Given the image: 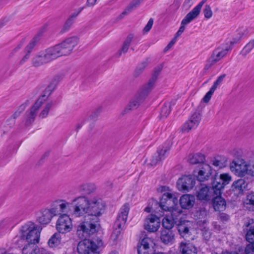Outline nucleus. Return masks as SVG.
<instances>
[{"label":"nucleus","mask_w":254,"mask_h":254,"mask_svg":"<svg viewBox=\"0 0 254 254\" xmlns=\"http://www.w3.org/2000/svg\"><path fill=\"white\" fill-rule=\"evenodd\" d=\"M40 236L39 229L34 223L28 222L21 226L18 235L14 238V242L18 245H21L25 241L38 243Z\"/></svg>","instance_id":"nucleus-3"},{"label":"nucleus","mask_w":254,"mask_h":254,"mask_svg":"<svg viewBox=\"0 0 254 254\" xmlns=\"http://www.w3.org/2000/svg\"><path fill=\"white\" fill-rule=\"evenodd\" d=\"M225 76L226 74H225L219 76L214 82L213 85L209 91L213 94L217 88L221 85Z\"/></svg>","instance_id":"nucleus-40"},{"label":"nucleus","mask_w":254,"mask_h":254,"mask_svg":"<svg viewBox=\"0 0 254 254\" xmlns=\"http://www.w3.org/2000/svg\"><path fill=\"white\" fill-rule=\"evenodd\" d=\"M250 222L247 225V232L246 235V239L250 244H248L245 250L246 254H254V223Z\"/></svg>","instance_id":"nucleus-15"},{"label":"nucleus","mask_w":254,"mask_h":254,"mask_svg":"<svg viewBox=\"0 0 254 254\" xmlns=\"http://www.w3.org/2000/svg\"><path fill=\"white\" fill-rule=\"evenodd\" d=\"M137 252L138 254H149V249H143L142 248V247H138Z\"/></svg>","instance_id":"nucleus-52"},{"label":"nucleus","mask_w":254,"mask_h":254,"mask_svg":"<svg viewBox=\"0 0 254 254\" xmlns=\"http://www.w3.org/2000/svg\"><path fill=\"white\" fill-rule=\"evenodd\" d=\"M26 106V105L25 104H22L20 106L18 110L16 111L12 115L13 119H16L19 117L21 113L25 110Z\"/></svg>","instance_id":"nucleus-46"},{"label":"nucleus","mask_w":254,"mask_h":254,"mask_svg":"<svg viewBox=\"0 0 254 254\" xmlns=\"http://www.w3.org/2000/svg\"><path fill=\"white\" fill-rule=\"evenodd\" d=\"M96 1L97 0H87L86 5L88 7L94 6Z\"/></svg>","instance_id":"nucleus-53"},{"label":"nucleus","mask_w":254,"mask_h":254,"mask_svg":"<svg viewBox=\"0 0 254 254\" xmlns=\"http://www.w3.org/2000/svg\"><path fill=\"white\" fill-rule=\"evenodd\" d=\"M85 122L84 121H82L78 123L75 127V129L77 131H78L81 127L83 126Z\"/></svg>","instance_id":"nucleus-55"},{"label":"nucleus","mask_w":254,"mask_h":254,"mask_svg":"<svg viewBox=\"0 0 254 254\" xmlns=\"http://www.w3.org/2000/svg\"><path fill=\"white\" fill-rule=\"evenodd\" d=\"M211 174V167L207 164H201L197 172L194 171V175L196 176L197 180L200 182L208 180Z\"/></svg>","instance_id":"nucleus-18"},{"label":"nucleus","mask_w":254,"mask_h":254,"mask_svg":"<svg viewBox=\"0 0 254 254\" xmlns=\"http://www.w3.org/2000/svg\"><path fill=\"white\" fill-rule=\"evenodd\" d=\"M217 62L213 59L211 57H210L206 62V64L204 67V69L205 70H208L210 68H211L215 63Z\"/></svg>","instance_id":"nucleus-44"},{"label":"nucleus","mask_w":254,"mask_h":254,"mask_svg":"<svg viewBox=\"0 0 254 254\" xmlns=\"http://www.w3.org/2000/svg\"><path fill=\"white\" fill-rule=\"evenodd\" d=\"M248 175L254 177V163L252 165L248 164Z\"/></svg>","instance_id":"nucleus-51"},{"label":"nucleus","mask_w":254,"mask_h":254,"mask_svg":"<svg viewBox=\"0 0 254 254\" xmlns=\"http://www.w3.org/2000/svg\"><path fill=\"white\" fill-rule=\"evenodd\" d=\"M215 196L212 198L213 207L215 211H221L225 209L226 203L221 194L214 193Z\"/></svg>","instance_id":"nucleus-23"},{"label":"nucleus","mask_w":254,"mask_h":254,"mask_svg":"<svg viewBox=\"0 0 254 254\" xmlns=\"http://www.w3.org/2000/svg\"><path fill=\"white\" fill-rule=\"evenodd\" d=\"M245 205L249 210L254 211V193H251L247 195Z\"/></svg>","instance_id":"nucleus-36"},{"label":"nucleus","mask_w":254,"mask_h":254,"mask_svg":"<svg viewBox=\"0 0 254 254\" xmlns=\"http://www.w3.org/2000/svg\"><path fill=\"white\" fill-rule=\"evenodd\" d=\"M37 41H38V40L37 39V37H35L31 40V41L26 46V47L25 48V49L26 53L25 55V56L23 57V58L19 62L20 64H23L29 59L30 55L31 52V51L33 49V48H34V47L35 46Z\"/></svg>","instance_id":"nucleus-29"},{"label":"nucleus","mask_w":254,"mask_h":254,"mask_svg":"<svg viewBox=\"0 0 254 254\" xmlns=\"http://www.w3.org/2000/svg\"><path fill=\"white\" fill-rule=\"evenodd\" d=\"M183 33L182 32H181L180 31L178 30L177 33H176L175 34V37L177 38L179 36H180Z\"/></svg>","instance_id":"nucleus-60"},{"label":"nucleus","mask_w":254,"mask_h":254,"mask_svg":"<svg viewBox=\"0 0 254 254\" xmlns=\"http://www.w3.org/2000/svg\"><path fill=\"white\" fill-rule=\"evenodd\" d=\"M72 221L66 214L61 215L56 222V229L61 234H65L71 230Z\"/></svg>","instance_id":"nucleus-10"},{"label":"nucleus","mask_w":254,"mask_h":254,"mask_svg":"<svg viewBox=\"0 0 254 254\" xmlns=\"http://www.w3.org/2000/svg\"><path fill=\"white\" fill-rule=\"evenodd\" d=\"M160 239L165 244H172L174 241V234L172 230L163 229L161 233Z\"/></svg>","instance_id":"nucleus-26"},{"label":"nucleus","mask_w":254,"mask_h":254,"mask_svg":"<svg viewBox=\"0 0 254 254\" xmlns=\"http://www.w3.org/2000/svg\"><path fill=\"white\" fill-rule=\"evenodd\" d=\"M22 250V254H47L43 249H40L34 242H28Z\"/></svg>","instance_id":"nucleus-20"},{"label":"nucleus","mask_w":254,"mask_h":254,"mask_svg":"<svg viewBox=\"0 0 254 254\" xmlns=\"http://www.w3.org/2000/svg\"><path fill=\"white\" fill-rule=\"evenodd\" d=\"M231 180V177L229 174L224 173L220 175L217 174L215 175L211 182L212 190L215 194H222V189L224 186L229 184Z\"/></svg>","instance_id":"nucleus-8"},{"label":"nucleus","mask_w":254,"mask_h":254,"mask_svg":"<svg viewBox=\"0 0 254 254\" xmlns=\"http://www.w3.org/2000/svg\"><path fill=\"white\" fill-rule=\"evenodd\" d=\"M218 219L222 222H226L229 221L230 217L228 214L225 213H221L219 215Z\"/></svg>","instance_id":"nucleus-48"},{"label":"nucleus","mask_w":254,"mask_h":254,"mask_svg":"<svg viewBox=\"0 0 254 254\" xmlns=\"http://www.w3.org/2000/svg\"><path fill=\"white\" fill-rule=\"evenodd\" d=\"M53 105L52 102H47L45 106H44V109L41 111L39 115V117L41 119H44L46 118L49 114V112L51 108H52Z\"/></svg>","instance_id":"nucleus-37"},{"label":"nucleus","mask_w":254,"mask_h":254,"mask_svg":"<svg viewBox=\"0 0 254 254\" xmlns=\"http://www.w3.org/2000/svg\"><path fill=\"white\" fill-rule=\"evenodd\" d=\"M70 206V203L64 199H58L51 205L50 208L55 216L62 215L63 212H67L66 210Z\"/></svg>","instance_id":"nucleus-16"},{"label":"nucleus","mask_w":254,"mask_h":254,"mask_svg":"<svg viewBox=\"0 0 254 254\" xmlns=\"http://www.w3.org/2000/svg\"><path fill=\"white\" fill-rule=\"evenodd\" d=\"M98 115V113L97 112H94L93 113H92L91 116H90V117L92 119H93L96 117H97Z\"/></svg>","instance_id":"nucleus-58"},{"label":"nucleus","mask_w":254,"mask_h":254,"mask_svg":"<svg viewBox=\"0 0 254 254\" xmlns=\"http://www.w3.org/2000/svg\"><path fill=\"white\" fill-rule=\"evenodd\" d=\"M195 183L194 177L190 175H184L178 180L177 186L179 190L189 191L193 188Z\"/></svg>","instance_id":"nucleus-14"},{"label":"nucleus","mask_w":254,"mask_h":254,"mask_svg":"<svg viewBox=\"0 0 254 254\" xmlns=\"http://www.w3.org/2000/svg\"><path fill=\"white\" fill-rule=\"evenodd\" d=\"M180 251L182 254H197V250L191 243L182 242L180 244Z\"/></svg>","instance_id":"nucleus-28"},{"label":"nucleus","mask_w":254,"mask_h":254,"mask_svg":"<svg viewBox=\"0 0 254 254\" xmlns=\"http://www.w3.org/2000/svg\"><path fill=\"white\" fill-rule=\"evenodd\" d=\"M242 32V33H239L238 34L240 35L239 37V38L238 39L237 41H239V40H240V39L242 37L243 35H244V33L242 32V31H240Z\"/></svg>","instance_id":"nucleus-62"},{"label":"nucleus","mask_w":254,"mask_h":254,"mask_svg":"<svg viewBox=\"0 0 254 254\" xmlns=\"http://www.w3.org/2000/svg\"><path fill=\"white\" fill-rule=\"evenodd\" d=\"M59 81V77L55 76L51 80L49 85L45 90L44 93L37 100L35 104L31 107L29 112L27 113L26 125L29 126L34 122L37 116V111L43 103L47 100L48 96L55 89Z\"/></svg>","instance_id":"nucleus-4"},{"label":"nucleus","mask_w":254,"mask_h":254,"mask_svg":"<svg viewBox=\"0 0 254 254\" xmlns=\"http://www.w3.org/2000/svg\"><path fill=\"white\" fill-rule=\"evenodd\" d=\"M169 150V144L165 146H163L161 149L158 150L157 155L153 157L151 161L150 164L152 166H155L158 163L164 160L166 158V154L168 153Z\"/></svg>","instance_id":"nucleus-24"},{"label":"nucleus","mask_w":254,"mask_h":254,"mask_svg":"<svg viewBox=\"0 0 254 254\" xmlns=\"http://www.w3.org/2000/svg\"><path fill=\"white\" fill-rule=\"evenodd\" d=\"M72 214L75 217L85 215V220L77 227L76 234L78 237L85 238L97 233L100 227L99 217L105 208V204L100 198L89 199L85 196L75 198L73 201Z\"/></svg>","instance_id":"nucleus-1"},{"label":"nucleus","mask_w":254,"mask_h":254,"mask_svg":"<svg viewBox=\"0 0 254 254\" xmlns=\"http://www.w3.org/2000/svg\"><path fill=\"white\" fill-rule=\"evenodd\" d=\"M153 243V240L148 238L145 237L143 238L141 242L140 246L139 247H142L143 249H149V245L151 243Z\"/></svg>","instance_id":"nucleus-42"},{"label":"nucleus","mask_w":254,"mask_h":254,"mask_svg":"<svg viewBox=\"0 0 254 254\" xmlns=\"http://www.w3.org/2000/svg\"><path fill=\"white\" fill-rule=\"evenodd\" d=\"M206 0H202L196 6H195L190 12H189L181 22V25L179 29L182 33L185 29V26L190 23L194 19L196 18L200 13L202 6Z\"/></svg>","instance_id":"nucleus-11"},{"label":"nucleus","mask_w":254,"mask_h":254,"mask_svg":"<svg viewBox=\"0 0 254 254\" xmlns=\"http://www.w3.org/2000/svg\"><path fill=\"white\" fill-rule=\"evenodd\" d=\"M55 216L50 209H45L41 211V215L38 217V221L42 224L49 223Z\"/></svg>","instance_id":"nucleus-27"},{"label":"nucleus","mask_w":254,"mask_h":254,"mask_svg":"<svg viewBox=\"0 0 254 254\" xmlns=\"http://www.w3.org/2000/svg\"><path fill=\"white\" fill-rule=\"evenodd\" d=\"M213 95V93L210 92L209 91H208L205 95L204 96V97L202 99V100L205 103H208L209 100H210L212 95Z\"/></svg>","instance_id":"nucleus-50"},{"label":"nucleus","mask_w":254,"mask_h":254,"mask_svg":"<svg viewBox=\"0 0 254 254\" xmlns=\"http://www.w3.org/2000/svg\"><path fill=\"white\" fill-rule=\"evenodd\" d=\"M150 61L148 58L146 59L144 61L141 62L136 67L135 73L139 74L141 73L145 67L148 65Z\"/></svg>","instance_id":"nucleus-41"},{"label":"nucleus","mask_w":254,"mask_h":254,"mask_svg":"<svg viewBox=\"0 0 254 254\" xmlns=\"http://www.w3.org/2000/svg\"><path fill=\"white\" fill-rule=\"evenodd\" d=\"M212 164L216 167L219 166L220 165V161L218 160H215L213 161Z\"/></svg>","instance_id":"nucleus-56"},{"label":"nucleus","mask_w":254,"mask_h":254,"mask_svg":"<svg viewBox=\"0 0 254 254\" xmlns=\"http://www.w3.org/2000/svg\"><path fill=\"white\" fill-rule=\"evenodd\" d=\"M254 47V40H251L243 49L241 54L243 56H246Z\"/></svg>","instance_id":"nucleus-39"},{"label":"nucleus","mask_w":254,"mask_h":254,"mask_svg":"<svg viewBox=\"0 0 254 254\" xmlns=\"http://www.w3.org/2000/svg\"><path fill=\"white\" fill-rule=\"evenodd\" d=\"M228 51L227 48L224 49L219 47L213 51L210 57L218 62L227 54Z\"/></svg>","instance_id":"nucleus-30"},{"label":"nucleus","mask_w":254,"mask_h":254,"mask_svg":"<svg viewBox=\"0 0 254 254\" xmlns=\"http://www.w3.org/2000/svg\"><path fill=\"white\" fill-rule=\"evenodd\" d=\"M161 69L162 68L160 67L155 68L153 73L148 83L144 85L141 88L139 97H135L129 102L125 108V111L135 109L139 106L141 99L146 97L153 89Z\"/></svg>","instance_id":"nucleus-6"},{"label":"nucleus","mask_w":254,"mask_h":254,"mask_svg":"<svg viewBox=\"0 0 254 254\" xmlns=\"http://www.w3.org/2000/svg\"><path fill=\"white\" fill-rule=\"evenodd\" d=\"M153 254H167L166 253H163V252H158V253H155Z\"/></svg>","instance_id":"nucleus-64"},{"label":"nucleus","mask_w":254,"mask_h":254,"mask_svg":"<svg viewBox=\"0 0 254 254\" xmlns=\"http://www.w3.org/2000/svg\"><path fill=\"white\" fill-rule=\"evenodd\" d=\"M61 234L55 233L48 241L49 247L53 248L58 247L61 244Z\"/></svg>","instance_id":"nucleus-31"},{"label":"nucleus","mask_w":254,"mask_h":254,"mask_svg":"<svg viewBox=\"0 0 254 254\" xmlns=\"http://www.w3.org/2000/svg\"><path fill=\"white\" fill-rule=\"evenodd\" d=\"M74 21V20L72 19V18L69 17L66 20L65 23H64L62 31L65 32L68 30L70 28L71 26L73 24Z\"/></svg>","instance_id":"nucleus-45"},{"label":"nucleus","mask_w":254,"mask_h":254,"mask_svg":"<svg viewBox=\"0 0 254 254\" xmlns=\"http://www.w3.org/2000/svg\"><path fill=\"white\" fill-rule=\"evenodd\" d=\"M84 8V7H81L79 8L77 10H76L74 12H73L69 16V17L75 20V19L76 18L79 13L83 10Z\"/></svg>","instance_id":"nucleus-49"},{"label":"nucleus","mask_w":254,"mask_h":254,"mask_svg":"<svg viewBox=\"0 0 254 254\" xmlns=\"http://www.w3.org/2000/svg\"><path fill=\"white\" fill-rule=\"evenodd\" d=\"M22 43H21L20 44H19L17 46V47H16L14 49V51H17L18 49H20V48H21V47H22Z\"/></svg>","instance_id":"nucleus-59"},{"label":"nucleus","mask_w":254,"mask_h":254,"mask_svg":"<svg viewBox=\"0 0 254 254\" xmlns=\"http://www.w3.org/2000/svg\"><path fill=\"white\" fill-rule=\"evenodd\" d=\"M215 195L213 190L207 186L202 187L197 192L196 196L199 200H209Z\"/></svg>","instance_id":"nucleus-19"},{"label":"nucleus","mask_w":254,"mask_h":254,"mask_svg":"<svg viewBox=\"0 0 254 254\" xmlns=\"http://www.w3.org/2000/svg\"><path fill=\"white\" fill-rule=\"evenodd\" d=\"M142 1L143 0H133L130 4L122 13L121 16L123 17L130 12L132 10L138 6Z\"/></svg>","instance_id":"nucleus-35"},{"label":"nucleus","mask_w":254,"mask_h":254,"mask_svg":"<svg viewBox=\"0 0 254 254\" xmlns=\"http://www.w3.org/2000/svg\"><path fill=\"white\" fill-rule=\"evenodd\" d=\"M177 38L174 37V38L170 42H171L173 45H174L177 41Z\"/></svg>","instance_id":"nucleus-61"},{"label":"nucleus","mask_w":254,"mask_h":254,"mask_svg":"<svg viewBox=\"0 0 254 254\" xmlns=\"http://www.w3.org/2000/svg\"><path fill=\"white\" fill-rule=\"evenodd\" d=\"M230 169L239 177L244 176L248 173V164L243 159L234 160L230 164Z\"/></svg>","instance_id":"nucleus-12"},{"label":"nucleus","mask_w":254,"mask_h":254,"mask_svg":"<svg viewBox=\"0 0 254 254\" xmlns=\"http://www.w3.org/2000/svg\"><path fill=\"white\" fill-rule=\"evenodd\" d=\"M77 44V39L76 37L68 38L61 43L40 52L33 59L32 64L35 66H39L59 57L68 56L71 53Z\"/></svg>","instance_id":"nucleus-2"},{"label":"nucleus","mask_w":254,"mask_h":254,"mask_svg":"<svg viewBox=\"0 0 254 254\" xmlns=\"http://www.w3.org/2000/svg\"><path fill=\"white\" fill-rule=\"evenodd\" d=\"M145 211L147 212H150V208L149 207H147L145 208Z\"/></svg>","instance_id":"nucleus-63"},{"label":"nucleus","mask_w":254,"mask_h":254,"mask_svg":"<svg viewBox=\"0 0 254 254\" xmlns=\"http://www.w3.org/2000/svg\"><path fill=\"white\" fill-rule=\"evenodd\" d=\"M177 225L178 231L182 237L186 238L190 235V222L189 221H179Z\"/></svg>","instance_id":"nucleus-22"},{"label":"nucleus","mask_w":254,"mask_h":254,"mask_svg":"<svg viewBox=\"0 0 254 254\" xmlns=\"http://www.w3.org/2000/svg\"><path fill=\"white\" fill-rule=\"evenodd\" d=\"M201 119V116L198 112H195L189 117L182 126L181 130L183 132H189L191 129L196 128L198 126Z\"/></svg>","instance_id":"nucleus-13"},{"label":"nucleus","mask_w":254,"mask_h":254,"mask_svg":"<svg viewBox=\"0 0 254 254\" xmlns=\"http://www.w3.org/2000/svg\"><path fill=\"white\" fill-rule=\"evenodd\" d=\"M134 37L133 34H128L123 43L122 48L119 51L118 54L119 56H121L122 54H126L128 49L129 46Z\"/></svg>","instance_id":"nucleus-32"},{"label":"nucleus","mask_w":254,"mask_h":254,"mask_svg":"<svg viewBox=\"0 0 254 254\" xmlns=\"http://www.w3.org/2000/svg\"><path fill=\"white\" fill-rule=\"evenodd\" d=\"M171 109L169 103H165L160 111V118H166L170 113Z\"/></svg>","instance_id":"nucleus-38"},{"label":"nucleus","mask_w":254,"mask_h":254,"mask_svg":"<svg viewBox=\"0 0 254 254\" xmlns=\"http://www.w3.org/2000/svg\"><path fill=\"white\" fill-rule=\"evenodd\" d=\"M248 186V182L243 179H240L233 182L231 186V190L235 194H242L244 191L247 190Z\"/></svg>","instance_id":"nucleus-21"},{"label":"nucleus","mask_w":254,"mask_h":254,"mask_svg":"<svg viewBox=\"0 0 254 254\" xmlns=\"http://www.w3.org/2000/svg\"><path fill=\"white\" fill-rule=\"evenodd\" d=\"M189 162L192 164H204L205 156L201 153H196L189 157Z\"/></svg>","instance_id":"nucleus-33"},{"label":"nucleus","mask_w":254,"mask_h":254,"mask_svg":"<svg viewBox=\"0 0 254 254\" xmlns=\"http://www.w3.org/2000/svg\"><path fill=\"white\" fill-rule=\"evenodd\" d=\"M153 24V19L151 18L149 19L147 24L144 27V28L143 29V31L145 33H147L148 31H149L152 27Z\"/></svg>","instance_id":"nucleus-47"},{"label":"nucleus","mask_w":254,"mask_h":254,"mask_svg":"<svg viewBox=\"0 0 254 254\" xmlns=\"http://www.w3.org/2000/svg\"><path fill=\"white\" fill-rule=\"evenodd\" d=\"M174 45H173L171 42H169L167 46L165 48L164 50L165 51L169 50Z\"/></svg>","instance_id":"nucleus-57"},{"label":"nucleus","mask_w":254,"mask_h":254,"mask_svg":"<svg viewBox=\"0 0 254 254\" xmlns=\"http://www.w3.org/2000/svg\"><path fill=\"white\" fill-rule=\"evenodd\" d=\"M91 235H90L85 238H81V241L78 244L77 250L79 254H96L97 246L95 244L87 239Z\"/></svg>","instance_id":"nucleus-9"},{"label":"nucleus","mask_w":254,"mask_h":254,"mask_svg":"<svg viewBox=\"0 0 254 254\" xmlns=\"http://www.w3.org/2000/svg\"><path fill=\"white\" fill-rule=\"evenodd\" d=\"M177 223L178 222L173 220L171 217L169 216H166L163 219L162 226L164 228V229L172 230L174 225V224H177Z\"/></svg>","instance_id":"nucleus-34"},{"label":"nucleus","mask_w":254,"mask_h":254,"mask_svg":"<svg viewBox=\"0 0 254 254\" xmlns=\"http://www.w3.org/2000/svg\"><path fill=\"white\" fill-rule=\"evenodd\" d=\"M195 202L194 196L190 194H184L180 199V204L182 208L189 209L191 208Z\"/></svg>","instance_id":"nucleus-25"},{"label":"nucleus","mask_w":254,"mask_h":254,"mask_svg":"<svg viewBox=\"0 0 254 254\" xmlns=\"http://www.w3.org/2000/svg\"><path fill=\"white\" fill-rule=\"evenodd\" d=\"M129 205L126 203L120 208L117 218L115 222L114 230L111 235V239L116 240L121 234V230L124 228L126 223L128 212Z\"/></svg>","instance_id":"nucleus-7"},{"label":"nucleus","mask_w":254,"mask_h":254,"mask_svg":"<svg viewBox=\"0 0 254 254\" xmlns=\"http://www.w3.org/2000/svg\"><path fill=\"white\" fill-rule=\"evenodd\" d=\"M240 153L241 152H240V151L237 149H234L231 152V154H232V155L235 157H239L240 156Z\"/></svg>","instance_id":"nucleus-54"},{"label":"nucleus","mask_w":254,"mask_h":254,"mask_svg":"<svg viewBox=\"0 0 254 254\" xmlns=\"http://www.w3.org/2000/svg\"><path fill=\"white\" fill-rule=\"evenodd\" d=\"M177 204L178 198L175 195L170 192H166L160 200L159 206L163 211L170 212V217L178 222L182 220L180 216L183 211L177 206Z\"/></svg>","instance_id":"nucleus-5"},{"label":"nucleus","mask_w":254,"mask_h":254,"mask_svg":"<svg viewBox=\"0 0 254 254\" xmlns=\"http://www.w3.org/2000/svg\"><path fill=\"white\" fill-rule=\"evenodd\" d=\"M204 16L207 19L210 18L212 16V11L211 10L210 5L206 4L205 5L203 10Z\"/></svg>","instance_id":"nucleus-43"},{"label":"nucleus","mask_w":254,"mask_h":254,"mask_svg":"<svg viewBox=\"0 0 254 254\" xmlns=\"http://www.w3.org/2000/svg\"><path fill=\"white\" fill-rule=\"evenodd\" d=\"M160 219L154 214H149L145 220L144 229L150 232L157 231L160 227Z\"/></svg>","instance_id":"nucleus-17"}]
</instances>
